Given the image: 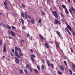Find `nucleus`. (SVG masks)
Returning <instances> with one entry per match:
<instances>
[{
	"label": "nucleus",
	"mask_w": 75,
	"mask_h": 75,
	"mask_svg": "<svg viewBox=\"0 0 75 75\" xmlns=\"http://www.w3.org/2000/svg\"><path fill=\"white\" fill-rule=\"evenodd\" d=\"M71 8L72 10L73 11H75V9H74V7H72Z\"/></svg>",
	"instance_id": "obj_30"
},
{
	"label": "nucleus",
	"mask_w": 75,
	"mask_h": 75,
	"mask_svg": "<svg viewBox=\"0 0 75 75\" xmlns=\"http://www.w3.org/2000/svg\"><path fill=\"white\" fill-rule=\"evenodd\" d=\"M24 42V41L22 40L21 41V44H23Z\"/></svg>",
	"instance_id": "obj_38"
},
{
	"label": "nucleus",
	"mask_w": 75,
	"mask_h": 75,
	"mask_svg": "<svg viewBox=\"0 0 75 75\" xmlns=\"http://www.w3.org/2000/svg\"><path fill=\"white\" fill-rule=\"evenodd\" d=\"M46 61H47V62L48 65H49V66L50 67V63L48 62L49 61H48V60L47 59H46Z\"/></svg>",
	"instance_id": "obj_17"
},
{
	"label": "nucleus",
	"mask_w": 75,
	"mask_h": 75,
	"mask_svg": "<svg viewBox=\"0 0 75 75\" xmlns=\"http://www.w3.org/2000/svg\"><path fill=\"white\" fill-rule=\"evenodd\" d=\"M56 33L59 37H60L61 35H60V33L58 31H57Z\"/></svg>",
	"instance_id": "obj_7"
},
{
	"label": "nucleus",
	"mask_w": 75,
	"mask_h": 75,
	"mask_svg": "<svg viewBox=\"0 0 75 75\" xmlns=\"http://www.w3.org/2000/svg\"><path fill=\"white\" fill-rule=\"evenodd\" d=\"M12 51L13 52H14V50L13 49H12Z\"/></svg>",
	"instance_id": "obj_53"
},
{
	"label": "nucleus",
	"mask_w": 75,
	"mask_h": 75,
	"mask_svg": "<svg viewBox=\"0 0 75 75\" xmlns=\"http://www.w3.org/2000/svg\"><path fill=\"white\" fill-rule=\"evenodd\" d=\"M31 22L32 24H34V19H32L31 21Z\"/></svg>",
	"instance_id": "obj_9"
},
{
	"label": "nucleus",
	"mask_w": 75,
	"mask_h": 75,
	"mask_svg": "<svg viewBox=\"0 0 75 75\" xmlns=\"http://www.w3.org/2000/svg\"><path fill=\"white\" fill-rule=\"evenodd\" d=\"M30 50L31 52H34V51H33V49H31Z\"/></svg>",
	"instance_id": "obj_48"
},
{
	"label": "nucleus",
	"mask_w": 75,
	"mask_h": 75,
	"mask_svg": "<svg viewBox=\"0 0 75 75\" xmlns=\"http://www.w3.org/2000/svg\"><path fill=\"white\" fill-rule=\"evenodd\" d=\"M27 35L28 37H30V35L29 34H27Z\"/></svg>",
	"instance_id": "obj_61"
},
{
	"label": "nucleus",
	"mask_w": 75,
	"mask_h": 75,
	"mask_svg": "<svg viewBox=\"0 0 75 75\" xmlns=\"http://www.w3.org/2000/svg\"><path fill=\"white\" fill-rule=\"evenodd\" d=\"M34 71L36 74H38V70L36 69H34Z\"/></svg>",
	"instance_id": "obj_13"
},
{
	"label": "nucleus",
	"mask_w": 75,
	"mask_h": 75,
	"mask_svg": "<svg viewBox=\"0 0 75 75\" xmlns=\"http://www.w3.org/2000/svg\"><path fill=\"white\" fill-rule=\"evenodd\" d=\"M61 16H62V18H64V14H63L62 13H61Z\"/></svg>",
	"instance_id": "obj_31"
},
{
	"label": "nucleus",
	"mask_w": 75,
	"mask_h": 75,
	"mask_svg": "<svg viewBox=\"0 0 75 75\" xmlns=\"http://www.w3.org/2000/svg\"><path fill=\"white\" fill-rule=\"evenodd\" d=\"M37 67L38 70H40V67L39 66H37Z\"/></svg>",
	"instance_id": "obj_40"
},
{
	"label": "nucleus",
	"mask_w": 75,
	"mask_h": 75,
	"mask_svg": "<svg viewBox=\"0 0 75 75\" xmlns=\"http://www.w3.org/2000/svg\"><path fill=\"white\" fill-rule=\"evenodd\" d=\"M18 51L19 52H21V49H20V48H18Z\"/></svg>",
	"instance_id": "obj_37"
},
{
	"label": "nucleus",
	"mask_w": 75,
	"mask_h": 75,
	"mask_svg": "<svg viewBox=\"0 0 75 75\" xmlns=\"http://www.w3.org/2000/svg\"><path fill=\"white\" fill-rule=\"evenodd\" d=\"M9 39H12V38H11V37H10V36H9Z\"/></svg>",
	"instance_id": "obj_60"
},
{
	"label": "nucleus",
	"mask_w": 75,
	"mask_h": 75,
	"mask_svg": "<svg viewBox=\"0 0 75 75\" xmlns=\"http://www.w3.org/2000/svg\"><path fill=\"white\" fill-rule=\"evenodd\" d=\"M31 57H32V58H35V55H34L33 54H32L31 55Z\"/></svg>",
	"instance_id": "obj_28"
},
{
	"label": "nucleus",
	"mask_w": 75,
	"mask_h": 75,
	"mask_svg": "<svg viewBox=\"0 0 75 75\" xmlns=\"http://www.w3.org/2000/svg\"><path fill=\"white\" fill-rule=\"evenodd\" d=\"M62 7H63V8H66V6H65V5H62Z\"/></svg>",
	"instance_id": "obj_32"
},
{
	"label": "nucleus",
	"mask_w": 75,
	"mask_h": 75,
	"mask_svg": "<svg viewBox=\"0 0 75 75\" xmlns=\"http://www.w3.org/2000/svg\"><path fill=\"white\" fill-rule=\"evenodd\" d=\"M51 64L52 67L53 68H54V65H53V64Z\"/></svg>",
	"instance_id": "obj_47"
},
{
	"label": "nucleus",
	"mask_w": 75,
	"mask_h": 75,
	"mask_svg": "<svg viewBox=\"0 0 75 75\" xmlns=\"http://www.w3.org/2000/svg\"><path fill=\"white\" fill-rule=\"evenodd\" d=\"M72 71H74V72H75V69H74L72 68Z\"/></svg>",
	"instance_id": "obj_57"
},
{
	"label": "nucleus",
	"mask_w": 75,
	"mask_h": 75,
	"mask_svg": "<svg viewBox=\"0 0 75 75\" xmlns=\"http://www.w3.org/2000/svg\"><path fill=\"white\" fill-rule=\"evenodd\" d=\"M26 28V27L25 26H24L22 27V28L23 29V30H25V28Z\"/></svg>",
	"instance_id": "obj_29"
},
{
	"label": "nucleus",
	"mask_w": 75,
	"mask_h": 75,
	"mask_svg": "<svg viewBox=\"0 0 75 75\" xmlns=\"http://www.w3.org/2000/svg\"><path fill=\"white\" fill-rule=\"evenodd\" d=\"M11 55H12V56H13L14 55L13 54H12V53H11Z\"/></svg>",
	"instance_id": "obj_63"
},
{
	"label": "nucleus",
	"mask_w": 75,
	"mask_h": 75,
	"mask_svg": "<svg viewBox=\"0 0 75 75\" xmlns=\"http://www.w3.org/2000/svg\"><path fill=\"white\" fill-rule=\"evenodd\" d=\"M16 56L17 57H18L19 58H21V57H20V56H19V55H18V54H17L16 55Z\"/></svg>",
	"instance_id": "obj_35"
},
{
	"label": "nucleus",
	"mask_w": 75,
	"mask_h": 75,
	"mask_svg": "<svg viewBox=\"0 0 75 75\" xmlns=\"http://www.w3.org/2000/svg\"><path fill=\"white\" fill-rule=\"evenodd\" d=\"M72 32H73V35H74V36H75V32H74V31H73Z\"/></svg>",
	"instance_id": "obj_49"
},
{
	"label": "nucleus",
	"mask_w": 75,
	"mask_h": 75,
	"mask_svg": "<svg viewBox=\"0 0 75 75\" xmlns=\"http://www.w3.org/2000/svg\"><path fill=\"white\" fill-rule=\"evenodd\" d=\"M68 33L69 34H70V35H71V32H69Z\"/></svg>",
	"instance_id": "obj_62"
},
{
	"label": "nucleus",
	"mask_w": 75,
	"mask_h": 75,
	"mask_svg": "<svg viewBox=\"0 0 75 75\" xmlns=\"http://www.w3.org/2000/svg\"><path fill=\"white\" fill-rule=\"evenodd\" d=\"M69 11L72 16L73 15V14H72L73 13V12H72V11L71 9H69Z\"/></svg>",
	"instance_id": "obj_12"
},
{
	"label": "nucleus",
	"mask_w": 75,
	"mask_h": 75,
	"mask_svg": "<svg viewBox=\"0 0 75 75\" xmlns=\"http://www.w3.org/2000/svg\"><path fill=\"white\" fill-rule=\"evenodd\" d=\"M42 14L43 15H44V14H45V12H44L43 11L41 12Z\"/></svg>",
	"instance_id": "obj_52"
},
{
	"label": "nucleus",
	"mask_w": 75,
	"mask_h": 75,
	"mask_svg": "<svg viewBox=\"0 0 75 75\" xmlns=\"http://www.w3.org/2000/svg\"><path fill=\"white\" fill-rule=\"evenodd\" d=\"M22 6H23V7H24V8H25V5L23 4H22Z\"/></svg>",
	"instance_id": "obj_58"
},
{
	"label": "nucleus",
	"mask_w": 75,
	"mask_h": 75,
	"mask_svg": "<svg viewBox=\"0 0 75 75\" xmlns=\"http://www.w3.org/2000/svg\"><path fill=\"white\" fill-rule=\"evenodd\" d=\"M30 69V71L31 72L33 71V69H32V68L31 67H30L29 68Z\"/></svg>",
	"instance_id": "obj_19"
},
{
	"label": "nucleus",
	"mask_w": 75,
	"mask_h": 75,
	"mask_svg": "<svg viewBox=\"0 0 75 75\" xmlns=\"http://www.w3.org/2000/svg\"><path fill=\"white\" fill-rule=\"evenodd\" d=\"M59 67L61 69L62 71H63L64 70V67L62 66H60Z\"/></svg>",
	"instance_id": "obj_11"
},
{
	"label": "nucleus",
	"mask_w": 75,
	"mask_h": 75,
	"mask_svg": "<svg viewBox=\"0 0 75 75\" xmlns=\"http://www.w3.org/2000/svg\"><path fill=\"white\" fill-rule=\"evenodd\" d=\"M24 72L25 74H27L28 73L27 71V70H26V69H25L24 70Z\"/></svg>",
	"instance_id": "obj_42"
},
{
	"label": "nucleus",
	"mask_w": 75,
	"mask_h": 75,
	"mask_svg": "<svg viewBox=\"0 0 75 75\" xmlns=\"http://www.w3.org/2000/svg\"><path fill=\"white\" fill-rule=\"evenodd\" d=\"M27 21L28 23H30V20H29L28 19H27Z\"/></svg>",
	"instance_id": "obj_59"
},
{
	"label": "nucleus",
	"mask_w": 75,
	"mask_h": 75,
	"mask_svg": "<svg viewBox=\"0 0 75 75\" xmlns=\"http://www.w3.org/2000/svg\"><path fill=\"white\" fill-rule=\"evenodd\" d=\"M31 58L32 61H33V62H34V59L33 58V57H31Z\"/></svg>",
	"instance_id": "obj_44"
},
{
	"label": "nucleus",
	"mask_w": 75,
	"mask_h": 75,
	"mask_svg": "<svg viewBox=\"0 0 75 75\" xmlns=\"http://www.w3.org/2000/svg\"><path fill=\"white\" fill-rule=\"evenodd\" d=\"M4 4L5 6H7V4L6 2H4Z\"/></svg>",
	"instance_id": "obj_41"
},
{
	"label": "nucleus",
	"mask_w": 75,
	"mask_h": 75,
	"mask_svg": "<svg viewBox=\"0 0 75 75\" xmlns=\"http://www.w3.org/2000/svg\"><path fill=\"white\" fill-rule=\"evenodd\" d=\"M73 13H74V14L75 15V11H73Z\"/></svg>",
	"instance_id": "obj_64"
},
{
	"label": "nucleus",
	"mask_w": 75,
	"mask_h": 75,
	"mask_svg": "<svg viewBox=\"0 0 75 75\" xmlns=\"http://www.w3.org/2000/svg\"><path fill=\"white\" fill-rule=\"evenodd\" d=\"M28 18L29 19V20H31V16H30V15H28Z\"/></svg>",
	"instance_id": "obj_33"
},
{
	"label": "nucleus",
	"mask_w": 75,
	"mask_h": 75,
	"mask_svg": "<svg viewBox=\"0 0 75 75\" xmlns=\"http://www.w3.org/2000/svg\"><path fill=\"white\" fill-rule=\"evenodd\" d=\"M5 8L6 9H7V10H8V7H7V6H6L5 7Z\"/></svg>",
	"instance_id": "obj_54"
},
{
	"label": "nucleus",
	"mask_w": 75,
	"mask_h": 75,
	"mask_svg": "<svg viewBox=\"0 0 75 75\" xmlns=\"http://www.w3.org/2000/svg\"><path fill=\"white\" fill-rule=\"evenodd\" d=\"M21 20L22 21V24H24V20H23V19H21Z\"/></svg>",
	"instance_id": "obj_39"
},
{
	"label": "nucleus",
	"mask_w": 75,
	"mask_h": 75,
	"mask_svg": "<svg viewBox=\"0 0 75 75\" xmlns=\"http://www.w3.org/2000/svg\"><path fill=\"white\" fill-rule=\"evenodd\" d=\"M15 55H17V52L16 51H15Z\"/></svg>",
	"instance_id": "obj_46"
},
{
	"label": "nucleus",
	"mask_w": 75,
	"mask_h": 75,
	"mask_svg": "<svg viewBox=\"0 0 75 75\" xmlns=\"http://www.w3.org/2000/svg\"><path fill=\"white\" fill-rule=\"evenodd\" d=\"M67 28H68V29L69 30H70V31H72V29H71V27H70V26H69V25H67Z\"/></svg>",
	"instance_id": "obj_6"
},
{
	"label": "nucleus",
	"mask_w": 75,
	"mask_h": 75,
	"mask_svg": "<svg viewBox=\"0 0 75 75\" xmlns=\"http://www.w3.org/2000/svg\"><path fill=\"white\" fill-rule=\"evenodd\" d=\"M72 68H74V69H75V65L73 64L72 65Z\"/></svg>",
	"instance_id": "obj_27"
},
{
	"label": "nucleus",
	"mask_w": 75,
	"mask_h": 75,
	"mask_svg": "<svg viewBox=\"0 0 75 75\" xmlns=\"http://www.w3.org/2000/svg\"><path fill=\"white\" fill-rule=\"evenodd\" d=\"M16 60H15V62L17 64H19V59L17 57H15V58Z\"/></svg>",
	"instance_id": "obj_4"
},
{
	"label": "nucleus",
	"mask_w": 75,
	"mask_h": 75,
	"mask_svg": "<svg viewBox=\"0 0 75 75\" xmlns=\"http://www.w3.org/2000/svg\"><path fill=\"white\" fill-rule=\"evenodd\" d=\"M26 67H27V68H28V69H29V68H30V65L28 64H27L26 65Z\"/></svg>",
	"instance_id": "obj_14"
},
{
	"label": "nucleus",
	"mask_w": 75,
	"mask_h": 75,
	"mask_svg": "<svg viewBox=\"0 0 75 75\" xmlns=\"http://www.w3.org/2000/svg\"><path fill=\"white\" fill-rule=\"evenodd\" d=\"M8 33L11 34V35L12 37H14V36L16 35V33H15V32L13 31H8Z\"/></svg>",
	"instance_id": "obj_2"
},
{
	"label": "nucleus",
	"mask_w": 75,
	"mask_h": 75,
	"mask_svg": "<svg viewBox=\"0 0 75 75\" xmlns=\"http://www.w3.org/2000/svg\"><path fill=\"white\" fill-rule=\"evenodd\" d=\"M39 37L40 38V39H41V40H44L43 37L42 36V35H40Z\"/></svg>",
	"instance_id": "obj_8"
},
{
	"label": "nucleus",
	"mask_w": 75,
	"mask_h": 75,
	"mask_svg": "<svg viewBox=\"0 0 75 75\" xmlns=\"http://www.w3.org/2000/svg\"><path fill=\"white\" fill-rule=\"evenodd\" d=\"M4 52H6V48H4Z\"/></svg>",
	"instance_id": "obj_34"
},
{
	"label": "nucleus",
	"mask_w": 75,
	"mask_h": 75,
	"mask_svg": "<svg viewBox=\"0 0 75 75\" xmlns=\"http://www.w3.org/2000/svg\"><path fill=\"white\" fill-rule=\"evenodd\" d=\"M25 17H26V18H27V14L26 12L25 13V14H24Z\"/></svg>",
	"instance_id": "obj_23"
},
{
	"label": "nucleus",
	"mask_w": 75,
	"mask_h": 75,
	"mask_svg": "<svg viewBox=\"0 0 75 75\" xmlns=\"http://www.w3.org/2000/svg\"><path fill=\"white\" fill-rule=\"evenodd\" d=\"M69 72L70 74H71V75H72V70H71L69 69Z\"/></svg>",
	"instance_id": "obj_21"
},
{
	"label": "nucleus",
	"mask_w": 75,
	"mask_h": 75,
	"mask_svg": "<svg viewBox=\"0 0 75 75\" xmlns=\"http://www.w3.org/2000/svg\"><path fill=\"white\" fill-rule=\"evenodd\" d=\"M55 22H54V24H59V25L60 24H61V23H60V22L59 21H58L57 20V19H55Z\"/></svg>",
	"instance_id": "obj_3"
},
{
	"label": "nucleus",
	"mask_w": 75,
	"mask_h": 75,
	"mask_svg": "<svg viewBox=\"0 0 75 75\" xmlns=\"http://www.w3.org/2000/svg\"><path fill=\"white\" fill-rule=\"evenodd\" d=\"M21 15L22 17H24V13H21Z\"/></svg>",
	"instance_id": "obj_22"
},
{
	"label": "nucleus",
	"mask_w": 75,
	"mask_h": 75,
	"mask_svg": "<svg viewBox=\"0 0 75 75\" xmlns=\"http://www.w3.org/2000/svg\"><path fill=\"white\" fill-rule=\"evenodd\" d=\"M0 45H2V41H1V40L0 41Z\"/></svg>",
	"instance_id": "obj_55"
},
{
	"label": "nucleus",
	"mask_w": 75,
	"mask_h": 75,
	"mask_svg": "<svg viewBox=\"0 0 75 75\" xmlns=\"http://www.w3.org/2000/svg\"><path fill=\"white\" fill-rule=\"evenodd\" d=\"M57 72L59 75V74L60 75H62V73L61 72L58 71H57Z\"/></svg>",
	"instance_id": "obj_20"
},
{
	"label": "nucleus",
	"mask_w": 75,
	"mask_h": 75,
	"mask_svg": "<svg viewBox=\"0 0 75 75\" xmlns=\"http://www.w3.org/2000/svg\"><path fill=\"white\" fill-rule=\"evenodd\" d=\"M7 27L8 29H9L10 30H11V28L10 27L9 25H8L7 26Z\"/></svg>",
	"instance_id": "obj_18"
},
{
	"label": "nucleus",
	"mask_w": 75,
	"mask_h": 75,
	"mask_svg": "<svg viewBox=\"0 0 75 75\" xmlns=\"http://www.w3.org/2000/svg\"><path fill=\"white\" fill-rule=\"evenodd\" d=\"M45 45L46 48H49V45H48V44L47 42H46L45 43Z\"/></svg>",
	"instance_id": "obj_5"
},
{
	"label": "nucleus",
	"mask_w": 75,
	"mask_h": 75,
	"mask_svg": "<svg viewBox=\"0 0 75 75\" xmlns=\"http://www.w3.org/2000/svg\"><path fill=\"white\" fill-rule=\"evenodd\" d=\"M56 48H59V45L58 43H56Z\"/></svg>",
	"instance_id": "obj_15"
},
{
	"label": "nucleus",
	"mask_w": 75,
	"mask_h": 75,
	"mask_svg": "<svg viewBox=\"0 0 75 75\" xmlns=\"http://www.w3.org/2000/svg\"><path fill=\"white\" fill-rule=\"evenodd\" d=\"M65 11L67 14H69V12H68V10L67 9V8H66V9H65Z\"/></svg>",
	"instance_id": "obj_10"
},
{
	"label": "nucleus",
	"mask_w": 75,
	"mask_h": 75,
	"mask_svg": "<svg viewBox=\"0 0 75 75\" xmlns=\"http://www.w3.org/2000/svg\"><path fill=\"white\" fill-rule=\"evenodd\" d=\"M41 19H39L38 21V23L40 24L41 23Z\"/></svg>",
	"instance_id": "obj_36"
},
{
	"label": "nucleus",
	"mask_w": 75,
	"mask_h": 75,
	"mask_svg": "<svg viewBox=\"0 0 75 75\" xmlns=\"http://www.w3.org/2000/svg\"><path fill=\"white\" fill-rule=\"evenodd\" d=\"M20 72H21V74H23V71H22V70L20 69Z\"/></svg>",
	"instance_id": "obj_50"
},
{
	"label": "nucleus",
	"mask_w": 75,
	"mask_h": 75,
	"mask_svg": "<svg viewBox=\"0 0 75 75\" xmlns=\"http://www.w3.org/2000/svg\"><path fill=\"white\" fill-rule=\"evenodd\" d=\"M15 49L17 51L18 50V47H15Z\"/></svg>",
	"instance_id": "obj_25"
},
{
	"label": "nucleus",
	"mask_w": 75,
	"mask_h": 75,
	"mask_svg": "<svg viewBox=\"0 0 75 75\" xmlns=\"http://www.w3.org/2000/svg\"><path fill=\"white\" fill-rule=\"evenodd\" d=\"M52 13L54 15V17L56 18H58V13L56 11H52Z\"/></svg>",
	"instance_id": "obj_1"
},
{
	"label": "nucleus",
	"mask_w": 75,
	"mask_h": 75,
	"mask_svg": "<svg viewBox=\"0 0 75 75\" xmlns=\"http://www.w3.org/2000/svg\"><path fill=\"white\" fill-rule=\"evenodd\" d=\"M42 61L43 62V63H45V60H42Z\"/></svg>",
	"instance_id": "obj_56"
},
{
	"label": "nucleus",
	"mask_w": 75,
	"mask_h": 75,
	"mask_svg": "<svg viewBox=\"0 0 75 75\" xmlns=\"http://www.w3.org/2000/svg\"><path fill=\"white\" fill-rule=\"evenodd\" d=\"M11 27L12 29H16V27H14V26H12Z\"/></svg>",
	"instance_id": "obj_43"
},
{
	"label": "nucleus",
	"mask_w": 75,
	"mask_h": 75,
	"mask_svg": "<svg viewBox=\"0 0 75 75\" xmlns=\"http://www.w3.org/2000/svg\"><path fill=\"white\" fill-rule=\"evenodd\" d=\"M64 63L66 65H67V62H66V61H64Z\"/></svg>",
	"instance_id": "obj_45"
},
{
	"label": "nucleus",
	"mask_w": 75,
	"mask_h": 75,
	"mask_svg": "<svg viewBox=\"0 0 75 75\" xmlns=\"http://www.w3.org/2000/svg\"><path fill=\"white\" fill-rule=\"evenodd\" d=\"M42 69H44V65H42Z\"/></svg>",
	"instance_id": "obj_51"
},
{
	"label": "nucleus",
	"mask_w": 75,
	"mask_h": 75,
	"mask_svg": "<svg viewBox=\"0 0 75 75\" xmlns=\"http://www.w3.org/2000/svg\"><path fill=\"white\" fill-rule=\"evenodd\" d=\"M2 24L3 25V27L5 28H6L7 27V26L5 25L4 23H2Z\"/></svg>",
	"instance_id": "obj_16"
},
{
	"label": "nucleus",
	"mask_w": 75,
	"mask_h": 75,
	"mask_svg": "<svg viewBox=\"0 0 75 75\" xmlns=\"http://www.w3.org/2000/svg\"><path fill=\"white\" fill-rule=\"evenodd\" d=\"M61 21L63 23H64V22L65 21V19H64V18H63V19H61Z\"/></svg>",
	"instance_id": "obj_24"
},
{
	"label": "nucleus",
	"mask_w": 75,
	"mask_h": 75,
	"mask_svg": "<svg viewBox=\"0 0 75 75\" xmlns=\"http://www.w3.org/2000/svg\"><path fill=\"white\" fill-rule=\"evenodd\" d=\"M19 55L20 57H23V54L21 53H19Z\"/></svg>",
	"instance_id": "obj_26"
}]
</instances>
